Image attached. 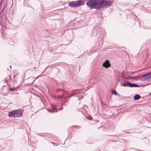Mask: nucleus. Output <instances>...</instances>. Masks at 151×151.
<instances>
[{
	"label": "nucleus",
	"instance_id": "8",
	"mask_svg": "<svg viewBox=\"0 0 151 151\" xmlns=\"http://www.w3.org/2000/svg\"><path fill=\"white\" fill-rule=\"evenodd\" d=\"M144 78L145 79H151V72L148 73L143 76Z\"/></svg>",
	"mask_w": 151,
	"mask_h": 151
},
{
	"label": "nucleus",
	"instance_id": "3",
	"mask_svg": "<svg viewBox=\"0 0 151 151\" xmlns=\"http://www.w3.org/2000/svg\"><path fill=\"white\" fill-rule=\"evenodd\" d=\"M79 92V91L78 89L75 90V91H73L72 92L71 94H69L67 92V97H68V98L71 97L73 95H76L78 94Z\"/></svg>",
	"mask_w": 151,
	"mask_h": 151
},
{
	"label": "nucleus",
	"instance_id": "20",
	"mask_svg": "<svg viewBox=\"0 0 151 151\" xmlns=\"http://www.w3.org/2000/svg\"><path fill=\"white\" fill-rule=\"evenodd\" d=\"M3 95H4V96H6V95H7V94H6H6H3Z\"/></svg>",
	"mask_w": 151,
	"mask_h": 151
},
{
	"label": "nucleus",
	"instance_id": "21",
	"mask_svg": "<svg viewBox=\"0 0 151 151\" xmlns=\"http://www.w3.org/2000/svg\"><path fill=\"white\" fill-rule=\"evenodd\" d=\"M62 108V107H61L60 108V109H61Z\"/></svg>",
	"mask_w": 151,
	"mask_h": 151
},
{
	"label": "nucleus",
	"instance_id": "6",
	"mask_svg": "<svg viewBox=\"0 0 151 151\" xmlns=\"http://www.w3.org/2000/svg\"><path fill=\"white\" fill-rule=\"evenodd\" d=\"M16 110L12 111L9 113V116L11 117H16Z\"/></svg>",
	"mask_w": 151,
	"mask_h": 151
},
{
	"label": "nucleus",
	"instance_id": "2",
	"mask_svg": "<svg viewBox=\"0 0 151 151\" xmlns=\"http://www.w3.org/2000/svg\"><path fill=\"white\" fill-rule=\"evenodd\" d=\"M82 3V0H79L77 1H71L69 3V5L72 7L78 6L81 5Z\"/></svg>",
	"mask_w": 151,
	"mask_h": 151
},
{
	"label": "nucleus",
	"instance_id": "24",
	"mask_svg": "<svg viewBox=\"0 0 151 151\" xmlns=\"http://www.w3.org/2000/svg\"><path fill=\"white\" fill-rule=\"evenodd\" d=\"M151 94V93H149V95H150Z\"/></svg>",
	"mask_w": 151,
	"mask_h": 151
},
{
	"label": "nucleus",
	"instance_id": "16",
	"mask_svg": "<svg viewBox=\"0 0 151 151\" xmlns=\"http://www.w3.org/2000/svg\"><path fill=\"white\" fill-rule=\"evenodd\" d=\"M75 127L76 128H80V127L78 126H75Z\"/></svg>",
	"mask_w": 151,
	"mask_h": 151
},
{
	"label": "nucleus",
	"instance_id": "1",
	"mask_svg": "<svg viewBox=\"0 0 151 151\" xmlns=\"http://www.w3.org/2000/svg\"><path fill=\"white\" fill-rule=\"evenodd\" d=\"M86 2V5L91 9L109 8L113 3V1L110 0H88Z\"/></svg>",
	"mask_w": 151,
	"mask_h": 151
},
{
	"label": "nucleus",
	"instance_id": "5",
	"mask_svg": "<svg viewBox=\"0 0 151 151\" xmlns=\"http://www.w3.org/2000/svg\"><path fill=\"white\" fill-rule=\"evenodd\" d=\"M23 112V110L22 109L17 110H16V117H20L22 116V114Z\"/></svg>",
	"mask_w": 151,
	"mask_h": 151
},
{
	"label": "nucleus",
	"instance_id": "9",
	"mask_svg": "<svg viewBox=\"0 0 151 151\" xmlns=\"http://www.w3.org/2000/svg\"><path fill=\"white\" fill-rule=\"evenodd\" d=\"M48 110L49 112H56L57 111V109L53 106H52V108L51 109H48Z\"/></svg>",
	"mask_w": 151,
	"mask_h": 151
},
{
	"label": "nucleus",
	"instance_id": "13",
	"mask_svg": "<svg viewBox=\"0 0 151 151\" xmlns=\"http://www.w3.org/2000/svg\"><path fill=\"white\" fill-rule=\"evenodd\" d=\"M111 91L112 94H114L116 95L117 94V92L114 90H112Z\"/></svg>",
	"mask_w": 151,
	"mask_h": 151
},
{
	"label": "nucleus",
	"instance_id": "14",
	"mask_svg": "<svg viewBox=\"0 0 151 151\" xmlns=\"http://www.w3.org/2000/svg\"><path fill=\"white\" fill-rule=\"evenodd\" d=\"M17 87L15 88H9V90L10 91H14L17 88Z\"/></svg>",
	"mask_w": 151,
	"mask_h": 151
},
{
	"label": "nucleus",
	"instance_id": "11",
	"mask_svg": "<svg viewBox=\"0 0 151 151\" xmlns=\"http://www.w3.org/2000/svg\"><path fill=\"white\" fill-rule=\"evenodd\" d=\"M141 98V96L139 94H136L134 97V100H138Z\"/></svg>",
	"mask_w": 151,
	"mask_h": 151
},
{
	"label": "nucleus",
	"instance_id": "7",
	"mask_svg": "<svg viewBox=\"0 0 151 151\" xmlns=\"http://www.w3.org/2000/svg\"><path fill=\"white\" fill-rule=\"evenodd\" d=\"M132 83L129 82L127 81H125L123 85L122 84V86H123L125 87L127 86L131 87Z\"/></svg>",
	"mask_w": 151,
	"mask_h": 151
},
{
	"label": "nucleus",
	"instance_id": "4",
	"mask_svg": "<svg viewBox=\"0 0 151 151\" xmlns=\"http://www.w3.org/2000/svg\"><path fill=\"white\" fill-rule=\"evenodd\" d=\"M102 66L106 68L109 67L110 66V62L108 60H106L103 63Z\"/></svg>",
	"mask_w": 151,
	"mask_h": 151
},
{
	"label": "nucleus",
	"instance_id": "10",
	"mask_svg": "<svg viewBox=\"0 0 151 151\" xmlns=\"http://www.w3.org/2000/svg\"><path fill=\"white\" fill-rule=\"evenodd\" d=\"M65 97V96H64V95H63L62 98L61 96H59L57 97V99H61L62 100L61 103L62 104H65V101H64V100H63V99H64L63 98H64Z\"/></svg>",
	"mask_w": 151,
	"mask_h": 151
},
{
	"label": "nucleus",
	"instance_id": "23",
	"mask_svg": "<svg viewBox=\"0 0 151 151\" xmlns=\"http://www.w3.org/2000/svg\"><path fill=\"white\" fill-rule=\"evenodd\" d=\"M52 143L53 144H55V145L56 144L55 143H54L53 142H52Z\"/></svg>",
	"mask_w": 151,
	"mask_h": 151
},
{
	"label": "nucleus",
	"instance_id": "12",
	"mask_svg": "<svg viewBox=\"0 0 151 151\" xmlns=\"http://www.w3.org/2000/svg\"><path fill=\"white\" fill-rule=\"evenodd\" d=\"M139 86L136 83H132V86L131 87H138Z\"/></svg>",
	"mask_w": 151,
	"mask_h": 151
},
{
	"label": "nucleus",
	"instance_id": "18",
	"mask_svg": "<svg viewBox=\"0 0 151 151\" xmlns=\"http://www.w3.org/2000/svg\"><path fill=\"white\" fill-rule=\"evenodd\" d=\"M72 41V39H71V40H70L69 41H70V43L71 42V41Z\"/></svg>",
	"mask_w": 151,
	"mask_h": 151
},
{
	"label": "nucleus",
	"instance_id": "15",
	"mask_svg": "<svg viewBox=\"0 0 151 151\" xmlns=\"http://www.w3.org/2000/svg\"><path fill=\"white\" fill-rule=\"evenodd\" d=\"M78 96L79 97V99H78V100H80L81 99H82L83 98V97H82V96H81V95H79Z\"/></svg>",
	"mask_w": 151,
	"mask_h": 151
},
{
	"label": "nucleus",
	"instance_id": "22",
	"mask_svg": "<svg viewBox=\"0 0 151 151\" xmlns=\"http://www.w3.org/2000/svg\"><path fill=\"white\" fill-rule=\"evenodd\" d=\"M9 67H10V69H11V68H12L11 66V65H10V66H9Z\"/></svg>",
	"mask_w": 151,
	"mask_h": 151
},
{
	"label": "nucleus",
	"instance_id": "17",
	"mask_svg": "<svg viewBox=\"0 0 151 151\" xmlns=\"http://www.w3.org/2000/svg\"><path fill=\"white\" fill-rule=\"evenodd\" d=\"M2 4V2L1 1V2H0V6H1Z\"/></svg>",
	"mask_w": 151,
	"mask_h": 151
},
{
	"label": "nucleus",
	"instance_id": "19",
	"mask_svg": "<svg viewBox=\"0 0 151 151\" xmlns=\"http://www.w3.org/2000/svg\"><path fill=\"white\" fill-rule=\"evenodd\" d=\"M88 143H89V144H92L93 143H92V142H90V143L88 142Z\"/></svg>",
	"mask_w": 151,
	"mask_h": 151
}]
</instances>
